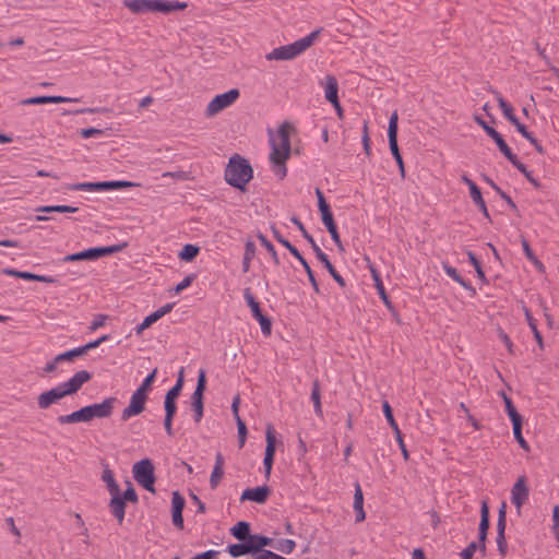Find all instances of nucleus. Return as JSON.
Listing matches in <instances>:
<instances>
[{"label": "nucleus", "mask_w": 559, "mask_h": 559, "mask_svg": "<svg viewBox=\"0 0 559 559\" xmlns=\"http://www.w3.org/2000/svg\"><path fill=\"white\" fill-rule=\"evenodd\" d=\"M117 397H106L102 403H95L86 405L75 412L68 415H61L57 418L61 425L75 424V423H88L94 418H108L111 416Z\"/></svg>", "instance_id": "nucleus-1"}, {"label": "nucleus", "mask_w": 559, "mask_h": 559, "mask_svg": "<svg viewBox=\"0 0 559 559\" xmlns=\"http://www.w3.org/2000/svg\"><path fill=\"white\" fill-rule=\"evenodd\" d=\"M293 127L288 122H284L278 128L280 143L272 141V152L270 154V162L272 170L278 179H284L287 175L286 162L290 156L292 145L289 131Z\"/></svg>", "instance_id": "nucleus-2"}, {"label": "nucleus", "mask_w": 559, "mask_h": 559, "mask_svg": "<svg viewBox=\"0 0 559 559\" xmlns=\"http://www.w3.org/2000/svg\"><path fill=\"white\" fill-rule=\"evenodd\" d=\"M252 178L253 169L249 162L239 154L233 155L225 169L226 182L234 188L245 191L247 183Z\"/></svg>", "instance_id": "nucleus-3"}, {"label": "nucleus", "mask_w": 559, "mask_h": 559, "mask_svg": "<svg viewBox=\"0 0 559 559\" xmlns=\"http://www.w3.org/2000/svg\"><path fill=\"white\" fill-rule=\"evenodd\" d=\"M122 3L135 14L146 12H162L167 14L173 11H181L188 8L187 2L169 0H123Z\"/></svg>", "instance_id": "nucleus-4"}, {"label": "nucleus", "mask_w": 559, "mask_h": 559, "mask_svg": "<svg viewBox=\"0 0 559 559\" xmlns=\"http://www.w3.org/2000/svg\"><path fill=\"white\" fill-rule=\"evenodd\" d=\"M319 34L320 29H316L306 37L292 44L274 48L265 58L266 60H292L306 51L313 44Z\"/></svg>", "instance_id": "nucleus-5"}, {"label": "nucleus", "mask_w": 559, "mask_h": 559, "mask_svg": "<svg viewBox=\"0 0 559 559\" xmlns=\"http://www.w3.org/2000/svg\"><path fill=\"white\" fill-rule=\"evenodd\" d=\"M134 480L145 490L155 493V468L150 459H143L132 466Z\"/></svg>", "instance_id": "nucleus-6"}, {"label": "nucleus", "mask_w": 559, "mask_h": 559, "mask_svg": "<svg viewBox=\"0 0 559 559\" xmlns=\"http://www.w3.org/2000/svg\"><path fill=\"white\" fill-rule=\"evenodd\" d=\"M240 96L238 88H231L223 94L216 95L206 106V117H213L231 106Z\"/></svg>", "instance_id": "nucleus-7"}, {"label": "nucleus", "mask_w": 559, "mask_h": 559, "mask_svg": "<svg viewBox=\"0 0 559 559\" xmlns=\"http://www.w3.org/2000/svg\"><path fill=\"white\" fill-rule=\"evenodd\" d=\"M206 389V373L204 369L199 370L195 390L191 396V407L194 413V421L199 424L203 417L204 404L203 394Z\"/></svg>", "instance_id": "nucleus-8"}, {"label": "nucleus", "mask_w": 559, "mask_h": 559, "mask_svg": "<svg viewBox=\"0 0 559 559\" xmlns=\"http://www.w3.org/2000/svg\"><path fill=\"white\" fill-rule=\"evenodd\" d=\"M243 297L251 309L252 316L255 320L259 321L261 331L265 336L271 335L272 333V321L269 317L264 316L261 312L260 305L255 300L253 294L251 293L250 288H246L243 292Z\"/></svg>", "instance_id": "nucleus-9"}, {"label": "nucleus", "mask_w": 559, "mask_h": 559, "mask_svg": "<svg viewBox=\"0 0 559 559\" xmlns=\"http://www.w3.org/2000/svg\"><path fill=\"white\" fill-rule=\"evenodd\" d=\"M146 400V394L135 390L131 395L129 405L121 413V420L127 421L131 417L140 415L145 409Z\"/></svg>", "instance_id": "nucleus-10"}, {"label": "nucleus", "mask_w": 559, "mask_h": 559, "mask_svg": "<svg viewBox=\"0 0 559 559\" xmlns=\"http://www.w3.org/2000/svg\"><path fill=\"white\" fill-rule=\"evenodd\" d=\"M107 489L111 496L108 503L110 513L121 524L123 522V502L120 500V487L117 481H114L107 486Z\"/></svg>", "instance_id": "nucleus-11"}, {"label": "nucleus", "mask_w": 559, "mask_h": 559, "mask_svg": "<svg viewBox=\"0 0 559 559\" xmlns=\"http://www.w3.org/2000/svg\"><path fill=\"white\" fill-rule=\"evenodd\" d=\"M530 495L526 485V477L520 476L511 489V502L515 506L520 514L522 506L527 501Z\"/></svg>", "instance_id": "nucleus-12"}, {"label": "nucleus", "mask_w": 559, "mask_h": 559, "mask_svg": "<svg viewBox=\"0 0 559 559\" xmlns=\"http://www.w3.org/2000/svg\"><path fill=\"white\" fill-rule=\"evenodd\" d=\"M92 379V373L86 370H80L74 373L72 378L68 381L60 383L62 390L66 395H72L76 393L84 383L88 382Z\"/></svg>", "instance_id": "nucleus-13"}, {"label": "nucleus", "mask_w": 559, "mask_h": 559, "mask_svg": "<svg viewBox=\"0 0 559 559\" xmlns=\"http://www.w3.org/2000/svg\"><path fill=\"white\" fill-rule=\"evenodd\" d=\"M66 393L62 390L61 385L58 384L55 388H51L50 390L43 392L37 397V404L40 409H47L52 404L57 403L59 400L66 397Z\"/></svg>", "instance_id": "nucleus-14"}, {"label": "nucleus", "mask_w": 559, "mask_h": 559, "mask_svg": "<svg viewBox=\"0 0 559 559\" xmlns=\"http://www.w3.org/2000/svg\"><path fill=\"white\" fill-rule=\"evenodd\" d=\"M270 493L271 490L267 486L248 488L241 493L240 500H250L257 503H264L267 500Z\"/></svg>", "instance_id": "nucleus-15"}, {"label": "nucleus", "mask_w": 559, "mask_h": 559, "mask_svg": "<svg viewBox=\"0 0 559 559\" xmlns=\"http://www.w3.org/2000/svg\"><path fill=\"white\" fill-rule=\"evenodd\" d=\"M321 219H322V223L324 224V226L326 227L328 231L330 233L331 238L335 242L338 250L344 251V246L340 238V234L337 231V227H336L332 212L321 215Z\"/></svg>", "instance_id": "nucleus-16"}, {"label": "nucleus", "mask_w": 559, "mask_h": 559, "mask_svg": "<svg viewBox=\"0 0 559 559\" xmlns=\"http://www.w3.org/2000/svg\"><path fill=\"white\" fill-rule=\"evenodd\" d=\"M224 463L225 461L223 454L217 452L215 455V464L210 477V487L212 489H215L219 485L224 476Z\"/></svg>", "instance_id": "nucleus-17"}, {"label": "nucleus", "mask_w": 559, "mask_h": 559, "mask_svg": "<svg viewBox=\"0 0 559 559\" xmlns=\"http://www.w3.org/2000/svg\"><path fill=\"white\" fill-rule=\"evenodd\" d=\"M76 98H70L64 96H36L24 99L22 103L25 105H40V104H49V103H71L76 102Z\"/></svg>", "instance_id": "nucleus-18"}, {"label": "nucleus", "mask_w": 559, "mask_h": 559, "mask_svg": "<svg viewBox=\"0 0 559 559\" xmlns=\"http://www.w3.org/2000/svg\"><path fill=\"white\" fill-rule=\"evenodd\" d=\"M272 543V538L258 534H251V537L248 540L251 555L263 552V548L266 546H271Z\"/></svg>", "instance_id": "nucleus-19"}, {"label": "nucleus", "mask_w": 559, "mask_h": 559, "mask_svg": "<svg viewBox=\"0 0 559 559\" xmlns=\"http://www.w3.org/2000/svg\"><path fill=\"white\" fill-rule=\"evenodd\" d=\"M250 528L249 522L239 521L230 528V533L239 542H247L251 537Z\"/></svg>", "instance_id": "nucleus-20"}, {"label": "nucleus", "mask_w": 559, "mask_h": 559, "mask_svg": "<svg viewBox=\"0 0 559 559\" xmlns=\"http://www.w3.org/2000/svg\"><path fill=\"white\" fill-rule=\"evenodd\" d=\"M98 191L100 190H115L132 187H141L140 182L127 181V180H114V181H98Z\"/></svg>", "instance_id": "nucleus-21"}, {"label": "nucleus", "mask_w": 559, "mask_h": 559, "mask_svg": "<svg viewBox=\"0 0 559 559\" xmlns=\"http://www.w3.org/2000/svg\"><path fill=\"white\" fill-rule=\"evenodd\" d=\"M338 83L333 75L325 76V98L331 104H335L338 99Z\"/></svg>", "instance_id": "nucleus-22"}, {"label": "nucleus", "mask_w": 559, "mask_h": 559, "mask_svg": "<svg viewBox=\"0 0 559 559\" xmlns=\"http://www.w3.org/2000/svg\"><path fill=\"white\" fill-rule=\"evenodd\" d=\"M442 269L445 272L447 275H449L453 281H455L457 284H460L463 288L471 290L473 295L476 294L475 288L463 280V277L460 275L457 270L447 263L442 264Z\"/></svg>", "instance_id": "nucleus-23"}, {"label": "nucleus", "mask_w": 559, "mask_h": 559, "mask_svg": "<svg viewBox=\"0 0 559 559\" xmlns=\"http://www.w3.org/2000/svg\"><path fill=\"white\" fill-rule=\"evenodd\" d=\"M523 311H524V316H525V319L527 321V324H528V326L531 328V330H532V332L534 334L535 341L537 342L539 348L543 349L544 348L543 336H542L539 330L537 329L536 320L532 316V313L528 310V308H526L525 306H523Z\"/></svg>", "instance_id": "nucleus-24"}, {"label": "nucleus", "mask_w": 559, "mask_h": 559, "mask_svg": "<svg viewBox=\"0 0 559 559\" xmlns=\"http://www.w3.org/2000/svg\"><path fill=\"white\" fill-rule=\"evenodd\" d=\"M265 440H266V447H265V456H273L275 455L276 451V437H275V430L272 425H267L265 430Z\"/></svg>", "instance_id": "nucleus-25"}, {"label": "nucleus", "mask_w": 559, "mask_h": 559, "mask_svg": "<svg viewBox=\"0 0 559 559\" xmlns=\"http://www.w3.org/2000/svg\"><path fill=\"white\" fill-rule=\"evenodd\" d=\"M127 246H128L127 242H123V243H120V245H112V246H108V247H95V248H93L95 260H97V259H99L102 257H105V255H109V254H112V253L120 252Z\"/></svg>", "instance_id": "nucleus-26"}, {"label": "nucleus", "mask_w": 559, "mask_h": 559, "mask_svg": "<svg viewBox=\"0 0 559 559\" xmlns=\"http://www.w3.org/2000/svg\"><path fill=\"white\" fill-rule=\"evenodd\" d=\"M471 198L474 201V203L478 206L480 212L484 214V216L488 219H490V215L488 213V209L486 206V203L483 199V194L480 189L477 186H474L472 190L469 191Z\"/></svg>", "instance_id": "nucleus-27"}, {"label": "nucleus", "mask_w": 559, "mask_h": 559, "mask_svg": "<svg viewBox=\"0 0 559 559\" xmlns=\"http://www.w3.org/2000/svg\"><path fill=\"white\" fill-rule=\"evenodd\" d=\"M126 484L127 489L120 495V500L123 502V516L126 515L127 502L138 503L139 501L138 493L134 490L132 483L127 480Z\"/></svg>", "instance_id": "nucleus-28"}, {"label": "nucleus", "mask_w": 559, "mask_h": 559, "mask_svg": "<svg viewBox=\"0 0 559 559\" xmlns=\"http://www.w3.org/2000/svg\"><path fill=\"white\" fill-rule=\"evenodd\" d=\"M227 551L233 558H239L245 555H251L248 540L229 545L227 547Z\"/></svg>", "instance_id": "nucleus-29"}, {"label": "nucleus", "mask_w": 559, "mask_h": 559, "mask_svg": "<svg viewBox=\"0 0 559 559\" xmlns=\"http://www.w3.org/2000/svg\"><path fill=\"white\" fill-rule=\"evenodd\" d=\"M502 399H503V402H504L506 412H507L510 420L512 421V424L522 421L523 418L518 413V411H516L512 400L506 393H502Z\"/></svg>", "instance_id": "nucleus-30"}, {"label": "nucleus", "mask_w": 559, "mask_h": 559, "mask_svg": "<svg viewBox=\"0 0 559 559\" xmlns=\"http://www.w3.org/2000/svg\"><path fill=\"white\" fill-rule=\"evenodd\" d=\"M311 401L313 402L314 413L318 416H322V405H321V394H320V382L319 380H314L312 383L311 390Z\"/></svg>", "instance_id": "nucleus-31"}, {"label": "nucleus", "mask_w": 559, "mask_h": 559, "mask_svg": "<svg viewBox=\"0 0 559 559\" xmlns=\"http://www.w3.org/2000/svg\"><path fill=\"white\" fill-rule=\"evenodd\" d=\"M82 260H88V261L95 260L93 248H88V249L80 251V252L68 254L62 259L63 262H75V261H82Z\"/></svg>", "instance_id": "nucleus-32"}, {"label": "nucleus", "mask_w": 559, "mask_h": 559, "mask_svg": "<svg viewBox=\"0 0 559 559\" xmlns=\"http://www.w3.org/2000/svg\"><path fill=\"white\" fill-rule=\"evenodd\" d=\"M490 526V520H489V507L487 501H483L481 508H480V522L478 526L479 533H488Z\"/></svg>", "instance_id": "nucleus-33"}, {"label": "nucleus", "mask_w": 559, "mask_h": 559, "mask_svg": "<svg viewBox=\"0 0 559 559\" xmlns=\"http://www.w3.org/2000/svg\"><path fill=\"white\" fill-rule=\"evenodd\" d=\"M200 252V248L195 245L187 243L183 246L178 257L180 260L190 262L192 261Z\"/></svg>", "instance_id": "nucleus-34"}, {"label": "nucleus", "mask_w": 559, "mask_h": 559, "mask_svg": "<svg viewBox=\"0 0 559 559\" xmlns=\"http://www.w3.org/2000/svg\"><path fill=\"white\" fill-rule=\"evenodd\" d=\"M255 254V246L252 241H247L245 246V254L242 259V272L247 273L250 269V262Z\"/></svg>", "instance_id": "nucleus-35"}, {"label": "nucleus", "mask_w": 559, "mask_h": 559, "mask_svg": "<svg viewBox=\"0 0 559 559\" xmlns=\"http://www.w3.org/2000/svg\"><path fill=\"white\" fill-rule=\"evenodd\" d=\"M389 146H390V151H391L394 159L396 160V164L399 165L401 175H402V177H404L405 176L404 162H403L400 148H399L397 139L389 140Z\"/></svg>", "instance_id": "nucleus-36"}, {"label": "nucleus", "mask_w": 559, "mask_h": 559, "mask_svg": "<svg viewBox=\"0 0 559 559\" xmlns=\"http://www.w3.org/2000/svg\"><path fill=\"white\" fill-rule=\"evenodd\" d=\"M37 212L41 213H75L79 211L78 207L71 206V205H47V206H40L36 209Z\"/></svg>", "instance_id": "nucleus-37"}, {"label": "nucleus", "mask_w": 559, "mask_h": 559, "mask_svg": "<svg viewBox=\"0 0 559 559\" xmlns=\"http://www.w3.org/2000/svg\"><path fill=\"white\" fill-rule=\"evenodd\" d=\"M257 237H258L261 246H263L267 250V252L271 254L272 260L274 261V263L276 265H280L281 261L278 259L277 252H276L274 246L272 245V242L261 233H259L257 235Z\"/></svg>", "instance_id": "nucleus-38"}, {"label": "nucleus", "mask_w": 559, "mask_h": 559, "mask_svg": "<svg viewBox=\"0 0 559 559\" xmlns=\"http://www.w3.org/2000/svg\"><path fill=\"white\" fill-rule=\"evenodd\" d=\"M512 165L521 171L535 188H540L539 181L532 176V173L527 170L526 166L519 158Z\"/></svg>", "instance_id": "nucleus-39"}, {"label": "nucleus", "mask_w": 559, "mask_h": 559, "mask_svg": "<svg viewBox=\"0 0 559 559\" xmlns=\"http://www.w3.org/2000/svg\"><path fill=\"white\" fill-rule=\"evenodd\" d=\"M512 425H513V435H514V438L518 441L519 445L523 450L528 451L530 450V445H528V443L526 442V440L524 439V437L522 435L523 420L519 421V423H515V424H512Z\"/></svg>", "instance_id": "nucleus-40"}, {"label": "nucleus", "mask_w": 559, "mask_h": 559, "mask_svg": "<svg viewBox=\"0 0 559 559\" xmlns=\"http://www.w3.org/2000/svg\"><path fill=\"white\" fill-rule=\"evenodd\" d=\"M492 93L498 102L499 107L502 110L503 116L506 117V119H508L510 116L514 114L513 107L508 102L504 100V98L501 96L499 92L492 91Z\"/></svg>", "instance_id": "nucleus-41"}, {"label": "nucleus", "mask_w": 559, "mask_h": 559, "mask_svg": "<svg viewBox=\"0 0 559 559\" xmlns=\"http://www.w3.org/2000/svg\"><path fill=\"white\" fill-rule=\"evenodd\" d=\"M499 148V151L506 156V158L511 163H515L518 159L516 155L511 151L507 142L501 138L497 142H495Z\"/></svg>", "instance_id": "nucleus-42"}, {"label": "nucleus", "mask_w": 559, "mask_h": 559, "mask_svg": "<svg viewBox=\"0 0 559 559\" xmlns=\"http://www.w3.org/2000/svg\"><path fill=\"white\" fill-rule=\"evenodd\" d=\"M324 265V267L328 270V272L331 274V276L335 280V282L344 287L345 286V280L340 275V273L335 270L333 264L330 262L328 255L324 258V261H321Z\"/></svg>", "instance_id": "nucleus-43"}, {"label": "nucleus", "mask_w": 559, "mask_h": 559, "mask_svg": "<svg viewBox=\"0 0 559 559\" xmlns=\"http://www.w3.org/2000/svg\"><path fill=\"white\" fill-rule=\"evenodd\" d=\"M82 356L80 347L70 349L55 357V362L72 361L74 358Z\"/></svg>", "instance_id": "nucleus-44"}, {"label": "nucleus", "mask_w": 559, "mask_h": 559, "mask_svg": "<svg viewBox=\"0 0 559 559\" xmlns=\"http://www.w3.org/2000/svg\"><path fill=\"white\" fill-rule=\"evenodd\" d=\"M235 420H236L237 429H238V443H239V448L241 449L246 443L248 430H247V426H246L245 421L240 418V416H237V419H235Z\"/></svg>", "instance_id": "nucleus-45"}, {"label": "nucleus", "mask_w": 559, "mask_h": 559, "mask_svg": "<svg viewBox=\"0 0 559 559\" xmlns=\"http://www.w3.org/2000/svg\"><path fill=\"white\" fill-rule=\"evenodd\" d=\"M397 121H399L397 111H394L391 115L390 120H389V127H388V139L389 140L397 139Z\"/></svg>", "instance_id": "nucleus-46"}, {"label": "nucleus", "mask_w": 559, "mask_h": 559, "mask_svg": "<svg viewBox=\"0 0 559 559\" xmlns=\"http://www.w3.org/2000/svg\"><path fill=\"white\" fill-rule=\"evenodd\" d=\"M467 255H468V260L469 262L473 264V266L475 267V271L477 273V277L484 282V283H487V280H486V276H485V272L483 271L481 269V265H480V262L478 261V259L476 258V255L472 252V251H468L467 252Z\"/></svg>", "instance_id": "nucleus-47"}, {"label": "nucleus", "mask_w": 559, "mask_h": 559, "mask_svg": "<svg viewBox=\"0 0 559 559\" xmlns=\"http://www.w3.org/2000/svg\"><path fill=\"white\" fill-rule=\"evenodd\" d=\"M382 408H383V413H384V416L389 423V425L392 427V429L394 431H397L400 430L394 417H393V412H392V408L389 404L388 401H384L383 404H382Z\"/></svg>", "instance_id": "nucleus-48"}, {"label": "nucleus", "mask_w": 559, "mask_h": 559, "mask_svg": "<svg viewBox=\"0 0 559 559\" xmlns=\"http://www.w3.org/2000/svg\"><path fill=\"white\" fill-rule=\"evenodd\" d=\"M73 515H74L75 521H76V526L81 531L80 534L83 536V543L86 544V545H90L88 528L86 527V525H85L81 514L80 513H74Z\"/></svg>", "instance_id": "nucleus-49"}, {"label": "nucleus", "mask_w": 559, "mask_h": 559, "mask_svg": "<svg viewBox=\"0 0 559 559\" xmlns=\"http://www.w3.org/2000/svg\"><path fill=\"white\" fill-rule=\"evenodd\" d=\"M176 400V397L166 393L164 401L165 415L175 416L177 412Z\"/></svg>", "instance_id": "nucleus-50"}, {"label": "nucleus", "mask_w": 559, "mask_h": 559, "mask_svg": "<svg viewBox=\"0 0 559 559\" xmlns=\"http://www.w3.org/2000/svg\"><path fill=\"white\" fill-rule=\"evenodd\" d=\"M156 373L157 369L155 368L150 374H147V377L143 380L142 384L136 389V391H140L147 395L155 380Z\"/></svg>", "instance_id": "nucleus-51"}, {"label": "nucleus", "mask_w": 559, "mask_h": 559, "mask_svg": "<svg viewBox=\"0 0 559 559\" xmlns=\"http://www.w3.org/2000/svg\"><path fill=\"white\" fill-rule=\"evenodd\" d=\"M296 547V544L293 539H281L275 545V548L284 554H290Z\"/></svg>", "instance_id": "nucleus-52"}, {"label": "nucleus", "mask_w": 559, "mask_h": 559, "mask_svg": "<svg viewBox=\"0 0 559 559\" xmlns=\"http://www.w3.org/2000/svg\"><path fill=\"white\" fill-rule=\"evenodd\" d=\"M185 503V499L179 491H174L171 498V511L182 512Z\"/></svg>", "instance_id": "nucleus-53"}, {"label": "nucleus", "mask_w": 559, "mask_h": 559, "mask_svg": "<svg viewBox=\"0 0 559 559\" xmlns=\"http://www.w3.org/2000/svg\"><path fill=\"white\" fill-rule=\"evenodd\" d=\"M109 338V335H103L99 338L88 342L83 346H80L82 356L85 355L88 350L98 347L102 343L106 342Z\"/></svg>", "instance_id": "nucleus-54"}, {"label": "nucleus", "mask_w": 559, "mask_h": 559, "mask_svg": "<svg viewBox=\"0 0 559 559\" xmlns=\"http://www.w3.org/2000/svg\"><path fill=\"white\" fill-rule=\"evenodd\" d=\"M316 195L318 198V207L321 215L331 212L330 205L326 203L323 192L319 188L316 189Z\"/></svg>", "instance_id": "nucleus-55"}, {"label": "nucleus", "mask_w": 559, "mask_h": 559, "mask_svg": "<svg viewBox=\"0 0 559 559\" xmlns=\"http://www.w3.org/2000/svg\"><path fill=\"white\" fill-rule=\"evenodd\" d=\"M157 320H158L157 314H154V312H153V313H151L150 316H147V317L143 320V322H142L141 324H139V325L136 326V329H135V333H136L138 335L142 334V333H143V331H144L145 329L150 328V326H151L154 322H156Z\"/></svg>", "instance_id": "nucleus-56"}, {"label": "nucleus", "mask_w": 559, "mask_h": 559, "mask_svg": "<svg viewBox=\"0 0 559 559\" xmlns=\"http://www.w3.org/2000/svg\"><path fill=\"white\" fill-rule=\"evenodd\" d=\"M354 510L364 508V495L361 487L358 483L355 485V493H354Z\"/></svg>", "instance_id": "nucleus-57"}, {"label": "nucleus", "mask_w": 559, "mask_h": 559, "mask_svg": "<svg viewBox=\"0 0 559 559\" xmlns=\"http://www.w3.org/2000/svg\"><path fill=\"white\" fill-rule=\"evenodd\" d=\"M71 190L98 191L97 182H80L70 187Z\"/></svg>", "instance_id": "nucleus-58"}, {"label": "nucleus", "mask_w": 559, "mask_h": 559, "mask_svg": "<svg viewBox=\"0 0 559 559\" xmlns=\"http://www.w3.org/2000/svg\"><path fill=\"white\" fill-rule=\"evenodd\" d=\"M376 288L378 290V294L380 295L381 299L383 300L384 305L388 307V309L393 310V306L391 300L389 299V296L386 295V292L384 289V286L382 282L374 284Z\"/></svg>", "instance_id": "nucleus-59"}, {"label": "nucleus", "mask_w": 559, "mask_h": 559, "mask_svg": "<svg viewBox=\"0 0 559 559\" xmlns=\"http://www.w3.org/2000/svg\"><path fill=\"white\" fill-rule=\"evenodd\" d=\"M302 267L305 269L307 275H308V280L309 282L311 283V286L313 287L314 292L316 293H320V289H319V285L317 283V280L314 277V274L310 267V265L308 264V262L306 261L305 263L301 264Z\"/></svg>", "instance_id": "nucleus-60"}, {"label": "nucleus", "mask_w": 559, "mask_h": 559, "mask_svg": "<svg viewBox=\"0 0 559 559\" xmlns=\"http://www.w3.org/2000/svg\"><path fill=\"white\" fill-rule=\"evenodd\" d=\"M498 551L501 557H506L508 554V544L506 539V535H497L496 538Z\"/></svg>", "instance_id": "nucleus-61"}, {"label": "nucleus", "mask_w": 559, "mask_h": 559, "mask_svg": "<svg viewBox=\"0 0 559 559\" xmlns=\"http://www.w3.org/2000/svg\"><path fill=\"white\" fill-rule=\"evenodd\" d=\"M195 278V275L194 274H190L188 276H186L175 288H174V292L176 294L182 292L183 289H186L187 287H189L192 282L194 281Z\"/></svg>", "instance_id": "nucleus-62"}, {"label": "nucleus", "mask_w": 559, "mask_h": 559, "mask_svg": "<svg viewBox=\"0 0 559 559\" xmlns=\"http://www.w3.org/2000/svg\"><path fill=\"white\" fill-rule=\"evenodd\" d=\"M108 319V316L106 314H97L95 316L94 320L92 321L90 325V331H96L97 329L102 328L106 320Z\"/></svg>", "instance_id": "nucleus-63"}, {"label": "nucleus", "mask_w": 559, "mask_h": 559, "mask_svg": "<svg viewBox=\"0 0 559 559\" xmlns=\"http://www.w3.org/2000/svg\"><path fill=\"white\" fill-rule=\"evenodd\" d=\"M477 543L472 542L466 548H464L461 552L462 559H472L473 555L477 550Z\"/></svg>", "instance_id": "nucleus-64"}]
</instances>
